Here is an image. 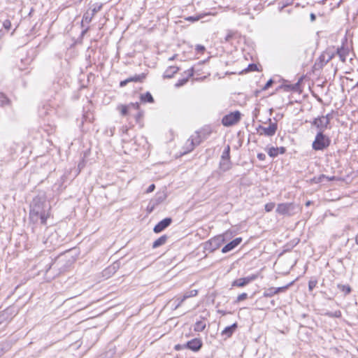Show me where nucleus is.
<instances>
[{
	"label": "nucleus",
	"instance_id": "15",
	"mask_svg": "<svg viewBox=\"0 0 358 358\" xmlns=\"http://www.w3.org/2000/svg\"><path fill=\"white\" fill-rule=\"evenodd\" d=\"M336 54L338 55L340 59L343 62H345L346 57L349 54V50L348 48H345L344 47H341L337 49Z\"/></svg>",
	"mask_w": 358,
	"mask_h": 358
},
{
	"label": "nucleus",
	"instance_id": "53",
	"mask_svg": "<svg viewBox=\"0 0 358 358\" xmlns=\"http://www.w3.org/2000/svg\"><path fill=\"white\" fill-rule=\"evenodd\" d=\"M278 154H284L286 151V149L284 147H280V148H278Z\"/></svg>",
	"mask_w": 358,
	"mask_h": 358
},
{
	"label": "nucleus",
	"instance_id": "44",
	"mask_svg": "<svg viewBox=\"0 0 358 358\" xmlns=\"http://www.w3.org/2000/svg\"><path fill=\"white\" fill-rule=\"evenodd\" d=\"M248 70L250 71H255L257 70V66L255 64H251L248 66Z\"/></svg>",
	"mask_w": 358,
	"mask_h": 358
},
{
	"label": "nucleus",
	"instance_id": "49",
	"mask_svg": "<svg viewBox=\"0 0 358 358\" xmlns=\"http://www.w3.org/2000/svg\"><path fill=\"white\" fill-rule=\"evenodd\" d=\"M130 83V82H129V78H127V79H126V80H122V81L120 82V86L121 87H123L126 86V85H127V83Z\"/></svg>",
	"mask_w": 358,
	"mask_h": 358
},
{
	"label": "nucleus",
	"instance_id": "39",
	"mask_svg": "<svg viewBox=\"0 0 358 358\" xmlns=\"http://www.w3.org/2000/svg\"><path fill=\"white\" fill-rule=\"evenodd\" d=\"M3 27L6 30L8 31L11 27L10 21L9 20H4V22H3Z\"/></svg>",
	"mask_w": 358,
	"mask_h": 358
},
{
	"label": "nucleus",
	"instance_id": "17",
	"mask_svg": "<svg viewBox=\"0 0 358 358\" xmlns=\"http://www.w3.org/2000/svg\"><path fill=\"white\" fill-rule=\"evenodd\" d=\"M141 101L144 103H153L154 99L152 94L149 92H147L145 94H141Z\"/></svg>",
	"mask_w": 358,
	"mask_h": 358
},
{
	"label": "nucleus",
	"instance_id": "52",
	"mask_svg": "<svg viewBox=\"0 0 358 358\" xmlns=\"http://www.w3.org/2000/svg\"><path fill=\"white\" fill-rule=\"evenodd\" d=\"M266 156L263 153H259L257 155V158L259 159V160H264Z\"/></svg>",
	"mask_w": 358,
	"mask_h": 358
},
{
	"label": "nucleus",
	"instance_id": "19",
	"mask_svg": "<svg viewBox=\"0 0 358 358\" xmlns=\"http://www.w3.org/2000/svg\"><path fill=\"white\" fill-rule=\"evenodd\" d=\"M231 166V162L230 160L220 161V169L224 172L229 170Z\"/></svg>",
	"mask_w": 358,
	"mask_h": 358
},
{
	"label": "nucleus",
	"instance_id": "20",
	"mask_svg": "<svg viewBox=\"0 0 358 358\" xmlns=\"http://www.w3.org/2000/svg\"><path fill=\"white\" fill-rule=\"evenodd\" d=\"M277 294L275 291V287H271L267 289H264L263 292V296L264 297H272L273 296Z\"/></svg>",
	"mask_w": 358,
	"mask_h": 358
},
{
	"label": "nucleus",
	"instance_id": "14",
	"mask_svg": "<svg viewBox=\"0 0 358 358\" xmlns=\"http://www.w3.org/2000/svg\"><path fill=\"white\" fill-rule=\"evenodd\" d=\"M236 328L237 323H234L231 326L225 327L222 331V335L225 336L227 338H229L232 336Z\"/></svg>",
	"mask_w": 358,
	"mask_h": 358
},
{
	"label": "nucleus",
	"instance_id": "28",
	"mask_svg": "<svg viewBox=\"0 0 358 358\" xmlns=\"http://www.w3.org/2000/svg\"><path fill=\"white\" fill-rule=\"evenodd\" d=\"M10 102L9 99L3 94H1L0 95V106H4L7 104H8Z\"/></svg>",
	"mask_w": 358,
	"mask_h": 358
},
{
	"label": "nucleus",
	"instance_id": "12",
	"mask_svg": "<svg viewBox=\"0 0 358 358\" xmlns=\"http://www.w3.org/2000/svg\"><path fill=\"white\" fill-rule=\"evenodd\" d=\"M241 241H242V238H241V237L236 238L235 239L230 241L229 243H228L227 245H225L222 248V252L227 253V252L232 250L236 247H237L241 243Z\"/></svg>",
	"mask_w": 358,
	"mask_h": 358
},
{
	"label": "nucleus",
	"instance_id": "10",
	"mask_svg": "<svg viewBox=\"0 0 358 358\" xmlns=\"http://www.w3.org/2000/svg\"><path fill=\"white\" fill-rule=\"evenodd\" d=\"M312 125L316 127L319 131H322V133H323L329 125V120H324L322 117H318L313 120Z\"/></svg>",
	"mask_w": 358,
	"mask_h": 358
},
{
	"label": "nucleus",
	"instance_id": "54",
	"mask_svg": "<svg viewBox=\"0 0 358 358\" xmlns=\"http://www.w3.org/2000/svg\"><path fill=\"white\" fill-rule=\"evenodd\" d=\"M142 116H143V113L142 112H138L137 113V115H136V117H135L136 121L138 122L139 120V119L142 117Z\"/></svg>",
	"mask_w": 358,
	"mask_h": 358
},
{
	"label": "nucleus",
	"instance_id": "37",
	"mask_svg": "<svg viewBox=\"0 0 358 358\" xmlns=\"http://www.w3.org/2000/svg\"><path fill=\"white\" fill-rule=\"evenodd\" d=\"M190 144H191V141L187 139V141L185 143V145L184 146V148L185 149V150L184 151L183 154H187L194 150V149H190Z\"/></svg>",
	"mask_w": 358,
	"mask_h": 358
},
{
	"label": "nucleus",
	"instance_id": "23",
	"mask_svg": "<svg viewBox=\"0 0 358 358\" xmlns=\"http://www.w3.org/2000/svg\"><path fill=\"white\" fill-rule=\"evenodd\" d=\"M145 78V75L144 73H141L139 75H135L134 76H131L129 78V82H140L141 83Z\"/></svg>",
	"mask_w": 358,
	"mask_h": 358
},
{
	"label": "nucleus",
	"instance_id": "47",
	"mask_svg": "<svg viewBox=\"0 0 358 358\" xmlns=\"http://www.w3.org/2000/svg\"><path fill=\"white\" fill-rule=\"evenodd\" d=\"M155 189V185L154 184H151L147 189L146 192L150 193L152 192Z\"/></svg>",
	"mask_w": 358,
	"mask_h": 358
},
{
	"label": "nucleus",
	"instance_id": "48",
	"mask_svg": "<svg viewBox=\"0 0 358 358\" xmlns=\"http://www.w3.org/2000/svg\"><path fill=\"white\" fill-rule=\"evenodd\" d=\"M326 178V176L322 174V175H320L317 178H315L314 180H315L316 182H322V180Z\"/></svg>",
	"mask_w": 358,
	"mask_h": 358
},
{
	"label": "nucleus",
	"instance_id": "55",
	"mask_svg": "<svg viewBox=\"0 0 358 358\" xmlns=\"http://www.w3.org/2000/svg\"><path fill=\"white\" fill-rule=\"evenodd\" d=\"M310 20L312 22L315 21V19H316V16H315V15L314 13H310Z\"/></svg>",
	"mask_w": 358,
	"mask_h": 358
},
{
	"label": "nucleus",
	"instance_id": "56",
	"mask_svg": "<svg viewBox=\"0 0 358 358\" xmlns=\"http://www.w3.org/2000/svg\"><path fill=\"white\" fill-rule=\"evenodd\" d=\"M299 85V82H298L297 83H296L295 85H292V90H296L297 88H298V86Z\"/></svg>",
	"mask_w": 358,
	"mask_h": 358
},
{
	"label": "nucleus",
	"instance_id": "62",
	"mask_svg": "<svg viewBox=\"0 0 358 358\" xmlns=\"http://www.w3.org/2000/svg\"><path fill=\"white\" fill-rule=\"evenodd\" d=\"M332 57H329V59L325 62L324 64H327L331 59Z\"/></svg>",
	"mask_w": 358,
	"mask_h": 358
},
{
	"label": "nucleus",
	"instance_id": "36",
	"mask_svg": "<svg viewBox=\"0 0 358 358\" xmlns=\"http://www.w3.org/2000/svg\"><path fill=\"white\" fill-rule=\"evenodd\" d=\"M275 208V203L270 202L265 204L264 208L266 212H271Z\"/></svg>",
	"mask_w": 358,
	"mask_h": 358
},
{
	"label": "nucleus",
	"instance_id": "4",
	"mask_svg": "<svg viewBox=\"0 0 358 358\" xmlns=\"http://www.w3.org/2000/svg\"><path fill=\"white\" fill-rule=\"evenodd\" d=\"M210 133V131L206 132L204 129L200 132L196 131L188 138L191 141L190 149H194L195 146L199 145L203 140L207 138Z\"/></svg>",
	"mask_w": 358,
	"mask_h": 358
},
{
	"label": "nucleus",
	"instance_id": "59",
	"mask_svg": "<svg viewBox=\"0 0 358 358\" xmlns=\"http://www.w3.org/2000/svg\"><path fill=\"white\" fill-rule=\"evenodd\" d=\"M182 345H179V344H178V345H176L175 346V349H176V350H180V349H182Z\"/></svg>",
	"mask_w": 358,
	"mask_h": 358
},
{
	"label": "nucleus",
	"instance_id": "27",
	"mask_svg": "<svg viewBox=\"0 0 358 358\" xmlns=\"http://www.w3.org/2000/svg\"><path fill=\"white\" fill-rule=\"evenodd\" d=\"M268 155L271 157H277L278 155V148L271 147V148H269L268 152Z\"/></svg>",
	"mask_w": 358,
	"mask_h": 358
},
{
	"label": "nucleus",
	"instance_id": "38",
	"mask_svg": "<svg viewBox=\"0 0 358 358\" xmlns=\"http://www.w3.org/2000/svg\"><path fill=\"white\" fill-rule=\"evenodd\" d=\"M247 298H248V294L246 293H242L237 296L236 302L239 303V302L246 299Z\"/></svg>",
	"mask_w": 358,
	"mask_h": 358
},
{
	"label": "nucleus",
	"instance_id": "60",
	"mask_svg": "<svg viewBox=\"0 0 358 358\" xmlns=\"http://www.w3.org/2000/svg\"><path fill=\"white\" fill-rule=\"evenodd\" d=\"M311 204H312V201H306V206H310Z\"/></svg>",
	"mask_w": 358,
	"mask_h": 358
},
{
	"label": "nucleus",
	"instance_id": "57",
	"mask_svg": "<svg viewBox=\"0 0 358 358\" xmlns=\"http://www.w3.org/2000/svg\"><path fill=\"white\" fill-rule=\"evenodd\" d=\"M5 31L3 29H0V40L4 36Z\"/></svg>",
	"mask_w": 358,
	"mask_h": 358
},
{
	"label": "nucleus",
	"instance_id": "33",
	"mask_svg": "<svg viewBox=\"0 0 358 358\" xmlns=\"http://www.w3.org/2000/svg\"><path fill=\"white\" fill-rule=\"evenodd\" d=\"M185 78H187V80L194 76V69L192 67L184 72Z\"/></svg>",
	"mask_w": 358,
	"mask_h": 358
},
{
	"label": "nucleus",
	"instance_id": "9",
	"mask_svg": "<svg viewBox=\"0 0 358 358\" xmlns=\"http://www.w3.org/2000/svg\"><path fill=\"white\" fill-rule=\"evenodd\" d=\"M172 222L171 217H166L159 222L154 227L153 231L155 233L158 234L166 229Z\"/></svg>",
	"mask_w": 358,
	"mask_h": 358
},
{
	"label": "nucleus",
	"instance_id": "34",
	"mask_svg": "<svg viewBox=\"0 0 358 358\" xmlns=\"http://www.w3.org/2000/svg\"><path fill=\"white\" fill-rule=\"evenodd\" d=\"M185 78H187V80L194 76V69L192 67L184 72Z\"/></svg>",
	"mask_w": 358,
	"mask_h": 358
},
{
	"label": "nucleus",
	"instance_id": "16",
	"mask_svg": "<svg viewBox=\"0 0 358 358\" xmlns=\"http://www.w3.org/2000/svg\"><path fill=\"white\" fill-rule=\"evenodd\" d=\"M167 235H163L155 241L152 243V248H159L163 245H164L168 239Z\"/></svg>",
	"mask_w": 358,
	"mask_h": 358
},
{
	"label": "nucleus",
	"instance_id": "64",
	"mask_svg": "<svg viewBox=\"0 0 358 358\" xmlns=\"http://www.w3.org/2000/svg\"><path fill=\"white\" fill-rule=\"evenodd\" d=\"M271 304H272L273 306H275V301H274V300H272V301H271Z\"/></svg>",
	"mask_w": 358,
	"mask_h": 358
},
{
	"label": "nucleus",
	"instance_id": "3",
	"mask_svg": "<svg viewBox=\"0 0 358 358\" xmlns=\"http://www.w3.org/2000/svg\"><path fill=\"white\" fill-rule=\"evenodd\" d=\"M330 143V138L322 133V131H318L315 141L313 142L312 148L316 151L324 150L329 146Z\"/></svg>",
	"mask_w": 358,
	"mask_h": 358
},
{
	"label": "nucleus",
	"instance_id": "22",
	"mask_svg": "<svg viewBox=\"0 0 358 358\" xmlns=\"http://www.w3.org/2000/svg\"><path fill=\"white\" fill-rule=\"evenodd\" d=\"M337 287L341 292H343L345 293V295L349 294L351 292V291H352L351 287L348 285L338 284L337 285Z\"/></svg>",
	"mask_w": 358,
	"mask_h": 358
},
{
	"label": "nucleus",
	"instance_id": "8",
	"mask_svg": "<svg viewBox=\"0 0 358 358\" xmlns=\"http://www.w3.org/2000/svg\"><path fill=\"white\" fill-rule=\"evenodd\" d=\"M257 278V275L254 274V275H250V276H247V277H245V278H239V279H236V280H234L232 282L231 285L233 287H244V286L247 285L250 282L256 280Z\"/></svg>",
	"mask_w": 358,
	"mask_h": 358
},
{
	"label": "nucleus",
	"instance_id": "46",
	"mask_svg": "<svg viewBox=\"0 0 358 358\" xmlns=\"http://www.w3.org/2000/svg\"><path fill=\"white\" fill-rule=\"evenodd\" d=\"M129 106V108H133L135 110H138L139 109V103H137V102L136 103H131Z\"/></svg>",
	"mask_w": 358,
	"mask_h": 358
},
{
	"label": "nucleus",
	"instance_id": "18",
	"mask_svg": "<svg viewBox=\"0 0 358 358\" xmlns=\"http://www.w3.org/2000/svg\"><path fill=\"white\" fill-rule=\"evenodd\" d=\"M206 322L203 320L197 321L194 325V330L197 332L203 331L206 328Z\"/></svg>",
	"mask_w": 358,
	"mask_h": 358
},
{
	"label": "nucleus",
	"instance_id": "5",
	"mask_svg": "<svg viewBox=\"0 0 358 358\" xmlns=\"http://www.w3.org/2000/svg\"><path fill=\"white\" fill-rule=\"evenodd\" d=\"M241 114L236 110L231 112L222 117V124L225 127H230L237 124L241 120Z\"/></svg>",
	"mask_w": 358,
	"mask_h": 358
},
{
	"label": "nucleus",
	"instance_id": "61",
	"mask_svg": "<svg viewBox=\"0 0 358 358\" xmlns=\"http://www.w3.org/2000/svg\"><path fill=\"white\" fill-rule=\"evenodd\" d=\"M219 313L222 314V315H225V311L219 310L217 311Z\"/></svg>",
	"mask_w": 358,
	"mask_h": 358
},
{
	"label": "nucleus",
	"instance_id": "50",
	"mask_svg": "<svg viewBox=\"0 0 358 358\" xmlns=\"http://www.w3.org/2000/svg\"><path fill=\"white\" fill-rule=\"evenodd\" d=\"M322 117V118H324V120H329V124L330 123V120L332 118V114L331 113H329L327 115H325V116L323 115Z\"/></svg>",
	"mask_w": 358,
	"mask_h": 358
},
{
	"label": "nucleus",
	"instance_id": "24",
	"mask_svg": "<svg viewBox=\"0 0 358 358\" xmlns=\"http://www.w3.org/2000/svg\"><path fill=\"white\" fill-rule=\"evenodd\" d=\"M94 17V13H90L89 12H87L84 14L83 17L82 22L84 23H90L92 21V19Z\"/></svg>",
	"mask_w": 358,
	"mask_h": 358
},
{
	"label": "nucleus",
	"instance_id": "29",
	"mask_svg": "<svg viewBox=\"0 0 358 358\" xmlns=\"http://www.w3.org/2000/svg\"><path fill=\"white\" fill-rule=\"evenodd\" d=\"M203 15H204L199 14V15H196L195 16H189L186 18V20L189 21V22H196V21L201 20L203 17Z\"/></svg>",
	"mask_w": 358,
	"mask_h": 358
},
{
	"label": "nucleus",
	"instance_id": "1",
	"mask_svg": "<svg viewBox=\"0 0 358 358\" xmlns=\"http://www.w3.org/2000/svg\"><path fill=\"white\" fill-rule=\"evenodd\" d=\"M45 202L40 197H35L30 204L29 217L33 222H37L41 220L42 224H46L47 219L49 216L48 213L45 209Z\"/></svg>",
	"mask_w": 358,
	"mask_h": 358
},
{
	"label": "nucleus",
	"instance_id": "51",
	"mask_svg": "<svg viewBox=\"0 0 358 358\" xmlns=\"http://www.w3.org/2000/svg\"><path fill=\"white\" fill-rule=\"evenodd\" d=\"M100 9H101V6L94 7L92 10V13H94V15Z\"/></svg>",
	"mask_w": 358,
	"mask_h": 358
},
{
	"label": "nucleus",
	"instance_id": "21",
	"mask_svg": "<svg viewBox=\"0 0 358 358\" xmlns=\"http://www.w3.org/2000/svg\"><path fill=\"white\" fill-rule=\"evenodd\" d=\"M230 160V146L228 145L222 152L220 161Z\"/></svg>",
	"mask_w": 358,
	"mask_h": 358
},
{
	"label": "nucleus",
	"instance_id": "25",
	"mask_svg": "<svg viewBox=\"0 0 358 358\" xmlns=\"http://www.w3.org/2000/svg\"><path fill=\"white\" fill-rule=\"evenodd\" d=\"M293 284H294V281H292L291 282L287 284L285 286H282V287H275V291H276L277 294L280 293V292H285Z\"/></svg>",
	"mask_w": 358,
	"mask_h": 358
},
{
	"label": "nucleus",
	"instance_id": "32",
	"mask_svg": "<svg viewBox=\"0 0 358 358\" xmlns=\"http://www.w3.org/2000/svg\"><path fill=\"white\" fill-rule=\"evenodd\" d=\"M317 284V280L316 279H311L308 282V289L309 291H313V289L316 287Z\"/></svg>",
	"mask_w": 358,
	"mask_h": 358
},
{
	"label": "nucleus",
	"instance_id": "35",
	"mask_svg": "<svg viewBox=\"0 0 358 358\" xmlns=\"http://www.w3.org/2000/svg\"><path fill=\"white\" fill-rule=\"evenodd\" d=\"M185 300L186 299L183 296L181 298H176L175 299L176 306L174 308L177 309L178 308H179Z\"/></svg>",
	"mask_w": 358,
	"mask_h": 358
},
{
	"label": "nucleus",
	"instance_id": "2",
	"mask_svg": "<svg viewBox=\"0 0 358 358\" xmlns=\"http://www.w3.org/2000/svg\"><path fill=\"white\" fill-rule=\"evenodd\" d=\"M298 206L294 203H281L278 204L275 212L283 216L291 217L296 213Z\"/></svg>",
	"mask_w": 358,
	"mask_h": 358
},
{
	"label": "nucleus",
	"instance_id": "11",
	"mask_svg": "<svg viewBox=\"0 0 358 358\" xmlns=\"http://www.w3.org/2000/svg\"><path fill=\"white\" fill-rule=\"evenodd\" d=\"M202 345L203 343L200 338H193L187 342L184 347L194 352H197L201 348Z\"/></svg>",
	"mask_w": 358,
	"mask_h": 358
},
{
	"label": "nucleus",
	"instance_id": "30",
	"mask_svg": "<svg viewBox=\"0 0 358 358\" xmlns=\"http://www.w3.org/2000/svg\"><path fill=\"white\" fill-rule=\"evenodd\" d=\"M188 82L187 78L185 77L182 79H179L178 82L175 84V87L176 88H179L183 85H185Z\"/></svg>",
	"mask_w": 358,
	"mask_h": 358
},
{
	"label": "nucleus",
	"instance_id": "6",
	"mask_svg": "<svg viewBox=\"0 0 358 358\" xmlns=\"http://www.w3.org/2000/svg\"><path fill=\"white\" fill-rule=\"evenodd\" d=\"M269 121V125L268 127H266L262 125H259L257 128V132L260 135H264L266 136H273L275 135L277 129H278V124L276 122H271V119H268Z\"/></svg>",
	"mask_w": 358,
	"mask_h": 358
},
{
	"label": "nucleus",
	"instance_id": "63",
	"mask_svg": "<svg viewBox=\"0 0 358 358\" xmlns=\"http://www.w3.org/2000/svg\"><path fill=\"white\" fill-rule=\"evenodd\" d=\"M355 242L358 245V233H357V235L356 236V238H355Z\"/></svg>",
	"mask_w": 358,
	"mask_h": 358
},
{
	"label": "nucleus",
	"instance_id": "43",
	"mask_svg": "<svg viewBox=\"0 0 358 358\" xmlns=\"http://www.w3.org/2000/svg\"><path fill=\"white\" fill-rule=\"evenodd\" d=\"M327 315L331 317H339L341 315V313L340 310H338L336 311L334 313H327Z\"/></svg>",
	"mask_w": 358,
	"mask_h": 358
},
{
	"label": "nucleus",
	"instance_id": "58",
	"mask_svg": "<svg viewBox=\"0 0 358 358\" xmlns=\"http://www.w3.org/2000/svg\"><path fill=\"white\" fill-rule=\"evenodd\" d=\"M328 181H331V180H335V176H332V177H328V176H326L325 178Z\"/></svg>",
	"mask_w": 358,
	"mask_h": 358
},
{
	"label": "nucleus",
	"instance_id": "45",
	"mask_svg": "<svg viewBox=\"0 0 358 358\" xmlns=\"http://www.w3.org/2000/svg\"><path fill=\"white\" fill-rule=\"evenodd\" d=\"M233 37V33L231 31H229L227 36L224 38L225 41H229Z\"/></svg>",
	"mask_w": 358,
	"mask_h": 358
},
{
	"label": "nucleus",
	"instance_id": "40",
	"mask_svg": "<svg viewBox=\"0 0 358 358\" xmlns=\"http://www.w3.org/2000/svg\"><path fill=\"white\" fill-rule=\"evenodd\" d=\"M273 81L272 79H270L267 81V83L265 84V85L263 87V90H268L270 87H271V85H273Z\"/></svg>",
	"mask_w": 358,
	"mask_h": 358
},
{
	"label": "nucleus",
	"instance_id": "26",
	"mask_svg": "<svg viewBox=\"0 0 358 358\" xmlns=\"http://www.w3.org/2000/svg\"><path fill=\"white\" fill-rule=\"evenodd\" d=\"M197 294H198V291L196 289H192V290L187 291V292H185L183 294V297L185 299H187L188 298L196 296Z\"/></svg>",
	"mask_w": 358,
	"mask_h": 358
},
{
	"label": "nucleus",
	"instance_id": "42",
	"mask_svg": "<svg viewBox=\"0 0 358 358\" xmlns=\"http://www.w3.org/2000/svg\"><path fill=\"white\" fill-rule=\"evenodd\" d=\"M195 50H196L197 52L202 53L205 50V47L202 45H197L196 46Z\"/></svg>",
	"mask_w": 358,
	"mask_h": 358
},
{
	"label": "nucleus",
	"instance_id": "13",
	"mask_svg": "<svg viewBox=\"0 0 358 358\" xmlns=\"http://www.w3.org/2000/svg\"><path fill=\"white\" fill-rule=\"evenodd\" d=\"M179 70L180 69L177 66H169L164 71L163 74V78L168 79L171 78L174 76L175 74H176L178 72Z\"/></svg>",
	"mask_w": 358,
	"mask_h": 358
},
{
	"label": "nucleus",
	"instance_id": "41",
	"mask_svg": "<svg viewBox=\"0 0 358 358\" xmlns=\"http://www.w3.org/2000/svg\"><path fill=\"white\" fill-rule=\"evenodd\" d=\"M56 267H57V264H50L49 266L45 270V273L47 274L52 269H55Z\"/></svg>",
	"mask_w": 358,
	"mask_h": 358
},
{
	"label": "nucleus",
	"instance_id": "7",
	"mask_svg": "<svg viewBox=\"0 0 358 358\" xmlns=\"http://www.w3.org/2000/svg\"><path fill=\"white\" fill-rule=\"evenodd\" d=\"M222 241L221 237H214L204 243L203 248L205 250L213 252L220 246Z\"/></svg>",
	"mask_w": 358,
	"mask_h": 358
},
{
	"label": "nucleus",
	"instance_id": "31",
	"mask_svg": "<svg viewBox=\"0 0 358 358\" xmlns=\"http://www.w3.org/2000/svg\"><path fill=\"white\" fill-rule=\"evenodd\" d=\"M118 108L120 109V113L122 115H127L128 114L129 106L120 105Z\"/></svg>",
	"mask_w": 358,
	"mask_h": 358
}]
</instances>
